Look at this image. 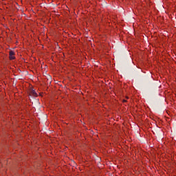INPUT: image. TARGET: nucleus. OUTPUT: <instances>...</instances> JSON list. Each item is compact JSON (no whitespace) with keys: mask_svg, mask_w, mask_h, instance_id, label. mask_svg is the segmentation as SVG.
Returning <instances> with one entry per match:
<instances>
[{"mask_svg":"<svg viewBox=\"0 0 176 176\" xmlns=\"http://www.w3.org/2000/svg\"><path fill=\"white\" fill-rule=\"evenodd\" d=\"M10 60H14L16 57H14V52L13 51H10V56H9Z\"/></svg>","mask_w":176,"mask_h":176,"instance_id":"nucleus-1","label":"nucleus"},{"mask_svg":"<svg viewBox=\"0 0 176 176\" xmlns=\"http://www.w3.org/2000/svg\"><path fill=\"white\" fill-rule=\"evenodd\" d=\"M30 93L32 96H33L34 97H36L38 96V94H36V92L34 90H32Z\"/></svg>","mask_w":176,"mask_h":176,"instance_id":"nucleus-2","label":"nucleus"},{"mask_svg":"<svg viewBox=\"0 0 176 176\" xmlns=\"http://www.w3.org/2000/svg\"><path fill=\"white\" fill-rule=\"evenodd\" d=\"M122 101H123V102H126V100H123Z\"/></svg>","mask_w":176,"mask_h":176,"instance_id":"nucleus-3","label":"nucleus"}]
</instances>
